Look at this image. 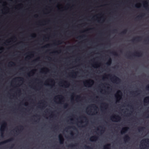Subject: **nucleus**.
Segmentation results:
<instances>
[{"instance_id": "1", "label": "nucleus", "mask_w": 149, "mask_h": 149, "mask_svg": "<svg viewBox=\"0 0 149 149\" xmlns=\"http://www.w3.org/2000/svg\"><path fill=\"white\" fill-rule=\"evenodd\" d=\"M7 125V123H6V122L5 121H3V123L1 126L0 130L1 132V136L2 137H3V132L4 131Z\"/></svg>"}, {"instance_id": "2", "label": "nucleus", "mask_w": 149, "mask_h": 149, "mask_svg": "<svg viewBox=\"0 0 149 149\" xmlns=\"http://www.w3.org/2000/svg\"><path fill=\"white\" fill-rule=\"evenodd\" d=\"M94 81L92 79H89L84 82V84L85 86H88L89 87H91L94 83Z\"/></svg>"}, {"instance_id": "3", "label": "nucleus", "mask_w": 149, "mask_h": 149, "mask_svg": "<svg viewBox=\"0 0 149 149\" xmlns=\"http://www.w3.org/2000/svg\"><path fill=\"white\" fill-rule=\"evenodd\" d=\"M111 80L114 82L118 83L121 81L120 79L118 77L114 75L111 78Z\"/></svg>"}, {"instance_id": "4", "label": "nucleus", "mask_w": 149, "mask_h": 149, "mask_svg": "<svg viewBox=\"0 0 149 149\" xmlns=\"http://www.w3.org/2000/svg\"><path fill=\"white\" fill-rule=\"evenodd\" d=\"M111 119L113 121V120H116L115 121H119L121 119V117L118 115H115L111 117Z\"/></svg>"}, {"instance_id": "5", "label": "nucleus", "mask_w": 149, "mask_h": 149, "mask_svg": "<svg viewBox=\"0 0 149 149\" xmlns=\"http://www.w3.org/2000/svg\"><path fill=\"white\" fill-rule=\"evenodd\" d=\"M117 95H118V96H117V95H116V97L117 99V102H118L119 101V100H118V99H119V100L121 98V96H120L119 95H122V93L120 91L118 90L117 91Z\"/></svg>"}, {"instance_id": "6", "label": "nucleus", "mask_w": 149, "mask_h": 149, "mask_svg": "<svg viewBox=\"0 0 149 149\" xmlns=\"http://www.w3.org/2000/svg\"><path fill=\"white\" fill-rule=\"evenodd\" d=\"M13 140V138L12 137L10 139H7V140H6L5 141H3L2 142H0V145H3L4 144H5L6 143H8L9 142H10L11 141H12Z\"/></svg>"}, {"instance_id": "7", "label": "nucleus", "mask_w": 149, "mask_h": 149, "mask_svg": "<svg viewBox=\"0 0 149 149\" xmlns=\"http://www.w3.org/2000/svg\"><path fill=\"white\" fill-rule=\"evenodd\" d=\"M58 138L60 143L61 144H63L64 143V139L61 134H60L58 136Z\"/></svg>"}, {"instance_id": "8", "label": "nucleus", "mask_w": 149, "mask_h": 149, "mask_svg": "<svg viewBox=\"0 0 149 149\" xmlns=\"http://www.w3.org/2000/svg\"><path fill=\"white\" fill-rule=\"evenodd\" d=\"M132 56H137L138 57H141L142 56V54L141 52H136L133 54H132Z\"/></svg>"}, {"instance_id": "9", "label": "nucleus", "mask_w": 149, "mask_h": 149, "mask_svg": "<svg viewBox=\"0 0 149 149\" xmlns=\"http://www.w3.org/2000/svg\"><path fill=\"white\" fill-rule=\"evenodd\" d=\"M129 129V128L127 127H125L123 128L121 131V134H123L126 133Z\"/></svg>"}, {"instance_id": "10", "label": "nucleus", "mask_w": 149, "mask_h": 149, "mask_svg": "<svg viewBox=\"0 0 149 149\" xmlns=\"http://www.w3.org/2000/svg\"><path fill=\"white\" fill-rule=\"evenodd\" d=\"M98 136H93L90 137V140L91 141H96L98 139Z\"/></svg>"}, {"instance_id": "11", "label": "nucleus", "mask_w": 149, "mask_h": 149, "mask_svg": "<svg viewBox=\"0 0 149 149\" xmlns=\"http://www.w3.org/2000/svg\"><path fill=\"white\" fill-rule=\"evenodd\" d=\"M124 139L125 142L130 140V138L128 135H126L124 137Z\"/></svg>"}, {"instance_id": "12", "label": "nucleus", "mask_w": 149, "mask_h": 149, "mask_svg": "<svg viewBox=\"0 0 149 149\" xmlns=\"http://www.w3.org/2000/svg\"><path fill=\"white\" fill-rule=\"evenodd\" d=\"M141 38L140 37L137 36L133 39L132 40V41L133 42H134V41H139L141 40Z\"/></svg>"}, {"instance_id": "13", "label": "nucleus", "mask_w": 149, "mask_h": 149, "mask_svg": "<svg viewBox=\"0 0 149 149\" xmlns=\"http://www.w3.org/2000/svg\"><path fill=\"white\" fill-rule=\"evenodd\" d=\"M103 149H111V144L109 143L107 144L104 146Z\"/></svg>"}, {"instance_id": "14", "label": "nucleus", "mask_w": 149, "mask_h": 149, "mask_svg": "<svg viewBox=\"0 0 149 149\" xmlns=\"http://www.w3.org/2000/svg\"><path fill=\"white\" fill-rule=\"evenodd\" d=\"M141 142L142 143H145L149 144V139H143L141 141Z\"/></svg>"}, {"instance_id": "15", "label": "nucleus", "mask_w": 149, "mask_h": 149, "mask_svg": "<svg viewBox=\"0 0 149 149\" xmlns=\"http://www.w3.org/2000/svg\"><path fill=\"white\" fill-rule=\"evenodd\" d=\"M144 102L145 103H149V96L145 98L144 100Z\"/></svg>"}, {"instance_id": "16", "label": "nucleus", "mask_w": 149, "mask_h": 149, "mask_svg": "<svg viewBox=\"0 0 149 149\" xmlns=\"http://www.w3.org/2000/svg\"><path fill=\"white\" fill-rule=\"evenodd\" d=\"M112 63V59L111 58L109 57L108 61L106 63V64L108 65H110Z\"/></svg>"}, {"instance_id": "17", "label": "nucleus", "mask_w": 149, "mask_h": 149, "mask_svg": "<svg viewBox=\"0 0 149 149\" xmlns=\"http://www.w3.org/2000/svg\"><path fill=\"white\" fill-rule=\"evenodd\" d=\"M77 146H78V143H75L74 144H71L69 145L68 146L69 147H71V148H72L73 147Z\"/></svg>"}, {"instance_id": "18", "label": "nucleus", "mask_w": 149, "mask_h": 149, "mask_svg": "<svg viewBox=\"0 0 149 149\" xmlns=\"http://www.w3.org/2000/svg\"><path fill=\"white\" fill-rule=\"evenodd\" d=\"M127 31V29H125L123 31H122L120 33L121 35H124L125 34Z\"/></svg>"}, {"instance_id": "19", "label": "nucleus", "mask_w": 149, "mask_h": 149, "mask_svg": "<svg viewBox=\"0 0 149 149\" xmlns=\"http://www.w3.org/2000/svg\"><path fill=\"white\" fill-rule=\"evenodd\" d=\"M145 129V127H141L139 128H138V130L140 132L141 131H142Z\"/></svg>"}, {"instance_id": "20", "label": "nucleus", "mask_w": 149, "mask_h": 149, "mask_svg": "<svg viewBox=\"0 0 149 149\" xmlns=\"http://www.w3.org/2000/svg\"><path fill=\"white\" fill-rule=\"evenodd\" d=\"M111 54H113V55L115 56H118V55L117 53L116 52H115V51L112 52H111Z\"/></svg>"}, {"instance_id": "21", "label": "nucleus", "mask_w": 149, "mask_h": 149, "mask_svg": "<svg viewBox=\"0 0 149 149\" xmlns=\"http://www.w3.org/2000/svg\"><path fill=\"white\" fill-rule=\"evenodd\" d=\"M102 104L103 106H104V107L105 109H106V107L108 106V104L106 103H103Z\"/></svg>"}, {"instance_id": "22", "label": "nucleus", "mask_w": 149, "mask_h": 149, "mask_svg": "<svg viewBox=\"0 0 149 149\" xmlns=\"http://www.w3.org/2000/svg\"><path fill=\"white\" fill-rule=\"evenodd\" d=\"M144 15V14H141L139 16H137L136 18H139L140 17H142Z\"/></svg>"}, {"instance_id": "23", "label": "nucleus", "mask_w": 149, "mask_h": 149, "mask_svg": "<svg viewBox=\"0 0 149 149\" xmlns=\"http://www.w3.org/2000/svg\"><path fill=\"white\" fill-rule=\"evenodd\" d=\"M85 147L86 148V149H92V148L88 146H85Z\"/></svg>"}, {"instance_id": "24", "label": "nucleus", "mask_w": 149, "mask_h": 149, "mask_svg": "<svg viewBox=\"0 0 149 149\" xmlns=\"http://www.w3.org/2000/svg\"><path fill=\"white\" fill-rule=\"evenodd\" d=\"M68 104L67 103L64 104L63 106L64 108L65 109L67 108L68 107Z\"/></svg>"}, {"instance_id": "25", "label": "nucleus", "mask_w": 149, "mask_h": 149, "mask_svg": "<svg viewBox=\"0 0 149 149\" xmlns=\"http://www.w3.org/2000/svg\"><path fill=\"white\" fill-rule=\"evenodd\" d=\"M95 107L96 108H97V107L94 104H92V105L89 106V107Z\"/></svg>"}, {"instance_id": "26", "label": "nucleus", "mask_w": 149, "mask_h": 149, "mask_svg": "<svg viewBox=\"0 0 149 149\" xmlns=\"http://www.w3.org/2000/svg\"><path fill=\"white\" fill-rule=\"evenodd\" d=\"M82 117L84 119H85L86 122H88V120L86 117L84 116H82Z\"/></svg>"}, {"instance_id": "27", "label": "nucleus", "mask_w": 149, "mask_h": 149, "mask_svg": "<svg viewBox=\"0 0 149 149\" xmlns=\"http://www.w3.org/2000/svg\"><path fill=\"white\" fill-rule=\"evenodd\" d=\"M64 83L65 84L66 86H68L69 85V84L68 82L66 81H65Z\"/></svg>"}, {"instance_id": "28", "label": "nucleus", "mask_w": 149, "mask_h": 149, "mask_svg": "<svg viewBox=\"0 0 149 149\" xmlns=\"http://www.w3.org/2000/svg\"><path fill=\"white\" fill-rule=\"evenodd\" d=\"M132 55H130L129 54H128V58H132Z\"/></svg>"}, {"instance_id": "29", "label": "nucleus", "mask_w": 149, "mask_h": 149, "mask_svg": "<svg viewBox=\"0 0 149 149\" xmlns=\"http://www.w3.org/2000/svg\"><path fill=\"white\" fill-rule=\"evenodd\" d=\"M49 44H48V45H45V46H44L42 47L43 48V47H49Z\"/></svg>"}, {"instance_id": "30", "label": "nucleus", "mask_w": 149, "mask_h": 149, "mask_svg": "<svg viewBox=\"0 0 149 149\" xmlns=\"http://www.w3.org/2000/svg\"><path fill=\"white\" fill-rule=\"evenodd\" d=\"M146 89H147V90H149V85L147 86H146Z\"/></svg>"}, {"instance_id": "31", "label": "nucleus", "mask_w": 149, "mask_h": 149, "mask_svg": "<svg viewBox=\"0 0 149 149\" xmlns=\"http://www.w3.org/2000/svg\"><path fill=\"white\" fill-rule=\"evenodd\" d=\"M82 37H83L82 36H79L77 37V38L78 39H79V38L80 39V38H82Z\"/></svg>"}, {"instance_id": "32", "label": "nucleus", "mask_w": 149, "mask_h": 149, "mask_svg": "<svg viewBox=\"0 0 149 149\" xmlns=\"http://www.w3.org/2000/svg\"><path fill=\"white\" fill-rule=\"evenodd\" d=\"M70 134V135H71L72 136L73 135H74L73 133L72 132H71Z\"/></svg>"}, {"instance_id": "33", "label": "nucleus", "mask_w": 149, "mask_h": 149, "mask_svg": "<svg viewBox=\"0 0 149 149\" xmlns=\"http://www.w3.org/2000/svg\"><path fill=\"white\" fill-rule=\"evenodd\" d=\"M39 59V58H38L37 59H36V60H33V61H32V62H33V63L35 62V61H36L37 60H38V59Z\"/></svg>"}, {"instance_id": "34", "label": "nucleus", "mask_w": 149, "mask_h": 149, "mask_svg": "<svg viewBox=\"0 0 149 149\" xmlns=\"http://www.w3.org/2000/svg\"><path fill=\"white\" fill-rule=\"evenodd\" d=\"M57 42L58 44H61V41H58Z\"/></svg>"}, {"instance_id": "35", "label": "nucleus", "mask_w": 149, "mask_h": 149, "mask_svg": "<svg viewBox=\"0 0 149 149\" xmlns=\"http://www.w3.org/2000/svg\"><path fill=\"white\" fill-rule=\"evenodd\" d=\"M145 147L143 148H141V149H145V148H147V146L146 145H145Z\"/></svg>"}, {"instance_id": "36", "label": "nucleus", "mask_w": 149, "mask_h": 149, "mask_svg": "<svg viewBox=\"0 0 149 149\" xmlns=\"http://www.w3.org/2000/svg\"><path fill=\"white\" fill-rule=\"evenodd\" d=\"M19 78V79H21V81H23V78H21V77H19V78Z\"/></svg>"}, {"instance_id": "37", "label": "nucleus", "mask_w": 149, "mask_h": 149, "mask_svg": "<svg viewBox=\"0 0 149 149\" xmlns=\"http://www.w3.org/2000/svg\"><path fill=\"white\" fill-rule=\"evenodd\" d=\"M61 96V99H62L63 98V97L61 95H58V96ZM57 97H58V96H57Z\"/></svg>"}, {"instance_id": "38", "label": "nucleus", "mask_w": 149, "mask_h": 149, "mask_svg": "<svg viewBox=\"0 0 149 149\" xmlns=\"http://www.w3.org/2000/svg\"><path fill=\"white\" fill-rule=\"evenodd\" d=\"M14 146V144H12L11 146L10 147V148H12L13 147V146Z\"/></svg>"}, {"instance_id": "39", "label": "nucleus", "mask_w": 149, "mask_h": 149, "mask_svg": "<svg viewBox=\"0 0 149 149\" xmlns=\"http://www.w3.org/2000/svg\"><path fill=\"white\" fill-rule=\"evenodd\" d=\"M77 98H80V96L79 95H77Z\"/></svg>"}, {"instance_id": "40", "label": "nucleus", "mask_w": 149, "mask_h": 149, "mask_svg": "<svg viewBox=\"0 0 149 149\" xmlns=\"http://www.w3.org/2000/svg\"><path fill=\"white\" fill-rule=\"evenodd\" d=\"M72 128H73V129H75V130H76V127H72Z\"/></svg>"}, {"instance_id": "41", "label": "nucleus", "mask_w": 149, "mask_h": 149, "mask_svg": "<svg viewBox=\"0 0 149 149\" xmlns=\"http://www.w3.org/2000/svg\"><path fill=\"white\" fill-rule=\"evenodd\" d=\"M49 81H51V82H52V81H53V80H52V79H49Z\"/></svg>"}, {"instance_id": "42", "label": "nucleus", "mask_w": 149, "mask_h": 149, "mask_svg": "<svg viewBox=\"0 0 149 149\" xmlns=\"http://www.w3.org/2000/svg\"><path fill=\"white\" fill-rule=\"evenodd\" d=\"M94 65L96 66H97V63H96L94 64Z\"/></svg>"}, {"instance_id": "43", "label": "nucleus", "mask_w": 149, "mask_h": 149, "mask_svg": "<svg viewBox=\"0 0 149 149\" xmlns=\"http://www.w3.org/2000/svg\"><path fill=\"white\" fill-rule=\"evenodd\" d=\"M11 63H12V64H13V65H15V63H14L12 62Z\"/></svg>"}, {"instance_id": "44", "label": "nucleus", "mask_w": 149, "mask_h": 149, "mask_svg": "<svg viewBox=\"0 0 149 149\" xmlns=\"http://www.w3.org/2000/svg\"><path fill=\"white\" fill-rule=\"evenodd\" d=\"M138 92L137 91H136L135 92H133V93H136L137 92ZM133 93V92H132Z\"/></svg>"}, {"instance_id": "45", "label": "nucleus", "mask_w": 149, "mask_h": 149, "mask_svg": "<svg viewBox=\"0 0 149 149\" xmlns=\"http://www.w3.org/2000/svg\"><path fill=\"white\" fill-rule=\"evenodd\" d=\"M20 127L21 128H23V126H22V125H20Z\"/></svg>"}, {"instance_id": "46", "label": "nucleus", "mask_w": 149, "mask_h": 149, "mask_svg": "<svg viewBox=\"0 0 149 149\" xmlns=\"http://www.w3.org/2000/svg\"><path fill=\"white\" fill-rule=\"evenodd\" d=\"M148 42H149V37L148 38Z\"/></svg>"}, {"instance_id": "47", "label": "nucleus", "mask_w": 149, "mask_h": 149, "mask_svg": "<svg viewBox=\"0 0 149 149\" xmlns=\"http://www.w3.org/2000/svg\"><path fill=\"white\" fill-rule=\"evenodd\" d=\"M147 2H146V3H145V5H147Z\"/></svg>"}, {"instance_id": "48", "label": "nucleus", "mask_w": 149, "mask_h": 149, "mask_svg": "<svg viewBox=\"0 0 149 149\" xmlns=\"http://www.w3.org/2000/svg\"><path fill=\"white\" fill-rule=\"evenodd\" d=\"M3 49V48H1L0 49V50H1L2 49Z\"/></svg>"}, {"instance_id": "49", "label": "nucleus", "mask_w": 149, "mask_h": 149, "mask_svg": "<svg viewBox=\"0 0 149 149\" xmlns=\"http://www.w3.org/2000/svg\"><path fill=\"white\" fill-rule=\"evenodd\" d=\"M70 127H68L67 128H66V129H68L70 128Z\"/></svg>"}, {"instance_id": "50", "label": "nucleus", "mask_w": 149, "mask_h": 149, "mask_svg": "<svg viewBox=\"0 0 149 149\" xmlns=\"http://www.w3.org/2000/svg\"><path fill=\"white\" fill-rule=\"evenodd\" d=\"M147 118H149V114H148V116H147Z\"/></svg>"}, {"instance_id": "51", "label": "nucleus", "mask_w": 149, "mask_h": 149, "mask_svg": "<svg viewBox=\"0 0 149 149\" xmlns=\"http://www.w3.org/2000/svg\"><path fill=\"white\" fill-rule=\"evenodd\" d=\"M135 7L136 8H139V7L137 6V5H135Z\"/></svg>"}, {"instance_id": "52", "label": "nucleus", "mask_w": 149, "mask_h": 149, "mask_svg": "<svg viewBox=\"0 0 149 149\" xmlns=\"http://www.w3.org/2000/svg\"><path fill=\"white\" fill-rule=\"evenodd\" d=\"M100 127H102V128H103H103L104 130L105 129V128H104V127L103 128V127H101V126H100Z\"/></svg>"}, {"instance_id": "53", "label": "nucleus", "mask_w": 149, "mask_h": 149, "mask_svg": "<svg viewBox=\"0 0 149 149\" xmlns=\"http://www.w3.org/2000/svg\"><path fill=\"white\" fill-rule=\"evenodd\" d=\"M113 31H117V30L116 29V30H113Z\"/></svg>"}, {"instance_id": "54", "label": "nucleus", "mask_w": 149, "mask_h": 149, "mask_svg": "<svg viewBox=\"0 0 149 149\" xmlns=\"http://www.w3.org/2000/svg\"><path fill=\"white\" fill-rule=\"evenodd\" d=\"M28 76H29V73L28 74Z\"/></svg>"}, {"instance_id": "55", "label": "nucleus", "mask_w": 149, "mask_h": 149, "mask_svg": "<svg viewBox=\"0 0 149 149\" xmlns=\"http://www.w3.org/2000/svg\"><path fill=\"white\" fill-rule=\"evenodd\" d=\"M30 73H33V71H31V72H30Z\"/></svg>"}, {"instance_id": "56", "label": "nucleus", "mask_w": 149, "mask_h": 149, "mask_svg": "<svg viewBox=\"0 0 149 149\" xmlns=\"http://www.w3.org/2000/svg\"><path fill=\"white\" fill-rule=\"evenodd\" d=\"M108 76H110V77H111V75H110V74H109V75H108Z\"/></svg>"}, {"instance_id": "57", "label": "nucleus", "mask_w": 149, "mask_h": 149, "mask_svg": "<svg viewBox=\"0 0 149 149\" xmlns=\"http://www.w3.org/2000/svg\"><path fill=\"white\" fill-rule=\"evenodd\" d=\"M101 131H103V132H104V130H101Z\"/></svg>"}, {"instance_id": "58", "label": "nucleus", "mask_w": 149, "mask_h": 149, "mask_svg": "<svg viewBox=\"0 0 149 149\" xmlns=\"http://www.w3.org/2000/svg\"><path fill=\"white\" fill-rule=\"evenodd\" d=\"M16 79V78H15V79H14V80H15Z\"/></svg>"}, {"instance_id": "59", "label": "nucleus", "mask_w": 149, "mask_h": 149, "mask_svg": "<svg viewBox=\"0 0 149 149\" xmlns=\"http://www.w3.org/2000/svg\"><path fill=\"white\" fill-rule=\"evenodd\" d=\"M72 77H74V76H73V75H72Z\"/></svg>"}, {"instance_id": "60", "label": "nucleus", "mask_w": 149, "mask_h": 149, "mask_svg": "<svg viewBox=\"0 0 149 149\" xmlns=\"http://www.w3.org/2000/svg\"><path fill=\"white\" fill-rule=\"evenodd\" d=\"M9 64L10 65H11V64H10V63H9Z\"/></svg>"}, {"instance_id": "61", "label": "nucleus", "mask_w": 149, "mask_h": 149, "mask_svg": "<svg viewBox=\"0 0 149 149\" xmlns=\"http://www.w3.org/2000/svg\"><path fill=\"white\" fill-rule=\"evenodd\" d=\"M34 121L36 122V121L35 120V121Z\"/></svg>"}, {"instance_id": "62", "label": "nucleus", "mask_w": 149, "mask_h": 149, "mask_svg": "<svg viewBox=\"0 0 149 149\" xmlns=\"http://www.w3.org/2000/svg\"><path fill=\"white\" fill-rule=\"evenodd\" d=\"M99 130V129H97V130Z\"/></svg>"}, {"instance_id": "63", "label": "nucleus", "mask_w": 149, "mask_h": 149, "mask_svg": "<svg viewBox=\"0 0 149 149\" xmlns=\"http://www.w3.org/2000/svg\"><path fill=\"white\" fill-rule=\"evenodd\" d=\"M32 36V37H33V36Z\"/></svg>"}, {"instance_id": "64", "label": "nucleus", "mask_w": 149, "mask_h": 149, "mask_svg": "<svg viewBox=\"0 0 149 149\" xmlns=\"http://www.w3.org/2000/svg\"><path fill=\"white\" fill-rule=\"evenodd\" d=\"M46 69L47 70H48V69L47 68H46Z\"/></svg>"}]
</instances>
